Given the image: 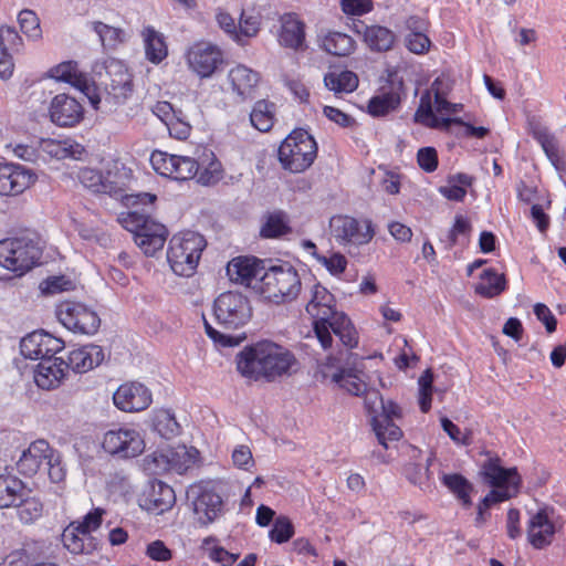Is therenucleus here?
Wrapping results in <instances>:
<instances>
[{
    "mask_svg": "<svg viewBox=\"0 0 566 566\" xmlns=\"http://www.w3.org/2000/svg\"><path fill=\"white\" fill-rule=\"evenodd\" d=\"M157 197L153 193H132L125 197V206L130 210L118 216V222L134 233V241L148 256L161 250L167 237V228L150 217L155 211Z\"/></svg>",
    "mask_w": 566,
    "mask_h": 566,
    "instance_id": "nucleus-1",
    "label": "nucleus"
},
{
    "mask_svg": "<svg viewBox=\"0 0 566 566\" xmlns=\"http://www.w3.org/2000/svg\"><path fill=\"white\" fill-rule=\"evenodd\" d=\"M295 357L284 347L272 342H260L237 355V369L247 378L264 377L272 380L291 369Z\"/></svg>",
    "mask_w": 566,
    "mask_h": 566,
    "instance_id": "nucleus-2",
    "label": "nucleus"
},
{
    "mask_svg": "<svg viewBox=\"0 0 566 566\" xmlns=\"http://www.w3.org/2000/svg\"><path fill=\"white\" fill-rule=\"evenodd\" d=\"M43 248L41 235L36 231L25 230L0 241V264L22 275L39 263Z\"/></svg>",
    "mask_w": 566,
    "mask_h": 566,
    "instance_id": "nucleus-3",
    "label": "nucleus"
},
{
    "mask_svg": "<svg viewBox=\"0 0 566 566\" xmlns=\"http://www.w3.org/2000/svg\"><path fill=\"white\" fill-rule=\"evenodd\" d=\"M482 474L485 481L494 489L490 491L478 505L476 524L486 521V511L491 505L506 501L517 493L521 478L515 468L504 469L497 459H489L482 465Z\"/></svg>",
    "mask_w": 566,
    "mask_h": 566,
    "instance_id": "nucleus-4",
    "label": "nucleus"
},
{
    "mask_svg": "<svg viewBox=\"0 0 566 566\" xmlns=\"http://www.w3.org/2000/svg\"><path fill=\"white\" fill-rule=\"evenodd\" d=\"M205 247L206 240L198 232L184 231L172 235L167 251L171 270L180 276L192 275Z\"/></svg>",
    "mask_w": 566,
    "mask_h": 566,
    "instance_id": "nucleus-5",
    "label": "nucleus"
},
{
    "mask_svg": "<svg viewBox=\"0 0 566 566\" xmlns=\"http://www.w3.org/2000/svg\"><path fill=\"white\" fill-rule=\"evenodd\" d=\"M317 156L315 139L304 129L293 130L279 147V159L291 172H302Z\"/></svg>",
    "mask_w": 566,
    "mask_h": 566,
    "instance_id": "nucleus-6",
    "label": "nucleus"
},
{
    "mask_svg": "<svg viewBox=\"0 0 566 566\" xmlns=\"http://www.w3.org/2000/svg\"><path fill=\"white\" fill-rule=\"evenodd\" d=\"M300 291V276L289 264L271 266L262 274L259 293L271 302H291L297 297Z\"/></svg>",
    "mask_w": 566,
    "mask_h": 566,
    "instance_id": "nucleus-7",
    "label": "nucleus"
},
{
    "mask_svg": "<svg viewBox=\"0 0 566 566\" xmlns=\"http://www.w3.org/2000/svg\"><path fill=\"white\" fill-rule=\"evenodd\" d=\"M350 353L347 350L331 352L318 363V371L323 378H329L352 395L359 396L366 391V382L361 379L356 369L348 368Z\"/></svg>",
    "mask_w": 566,
    "mask_h": 566,
    "instance_id": "nucleus-8",
    "label": "nucleus"
},
{
    "mask_svg": "<svg viewBox=\"0 0 566 566\" xmlns=\"http://www.w3.org/2000/svg\"><path fill=\"white\" fill-rule=\"evenodd\" d=\"M213 314L220 326L237 329L250 321L252 308L249 300L241 293L226 292L216 298Z\"/></svg>",
    "mask_w": 566,
    "mask_h": 566,
    "instance_id": "nucleus-9",
    "label": "nucleus"
},
{
    "mask_svg": "<svg viewBox=\"0 0 566 566\" xmlns=\"http://www.w3.org/2000/svg\"><path fill=\"white\" fill-rule=\"evenodd\" d=\"M329 228L333 238L343 245H364L375 235V229L369 219L334 216L329 221Z\"/></svg>",
    "mask_w": 566,
    "mask_h": 566,
    "instance_id": "nucleus-10",
    "label": "nucleus"
},
{
    "mask_svg": "<svg viewBox=\"0 0 566 566\" xmlns=\"http://www.w3.org/2000/svg\"><path fill=\"white\" fill-rule=\"evenodd\" d=\"M59 321L74 333L94 335L101 325L95 311L83 303L64 301L56 310Z\"/></svg>",
    "mask_w": 566,
    "mask_h": 566,
    "instance_id": "nucleus-11",
    "label": "nucleus"
},
{
    "mask_svg": "<svg viewBox=\"0 0 566 566\" xmlns=\"http://www.w3.org/2000/svg\"><path fill=\"white\" fill-rule=\"evenodd\" d=\"M186 61L189 70L205 80L212 77L223 66L224 56L217 45L198 42L188 49Z\"/></svg>",
    "mask_w": 566,
    "mask_h": 566,
    "instance_id": "nucleus-12",
    "label": "nucleus"
},
{
    "mask_svg": "<svg viewBox=\"0 0 566 566\" xmlns=\"http://www.w3.org/2000/svg\"><path fill=\"white\" fill-rule=\"evenodd\" d=\"M82 185L96 193H107L120 198L125 203L127 175L125 172L107 170L104 175L92 168H83L78 174Z\"/></svg>",
    "mask_w": 566,
    "mask_h": 566,
    "instance_id": "nucleus-13",
    "label": "nucleus"
},
{
    "mask_svg": "<svg viewBox=\"0 0 566 566\" xmlns=\"http://www.w3.org/2000/svg\"><path fill=\"white\" fill-rule=\"evenodd\" d=\"M103 449L123 459L135 458L145 449V441L140 432L128 427L108 430L104 434Z\"/></svg>",
    "mask_w": 566,
    "mask_h": 566,
    "instance_id": "nucleus-14",
    "label": "nucleus"
},
{
    "mask_svg": "<svg viewBox=\"0 0 566 566\" xmlns=\"http://www.w3.org/2000/svg\"><path fill=\"white\" fill-rule=\"evenodd\" d=\"M187 495L192 501L195 517L200 525L207 526L221 515L222 499L208 484L191 485Z\"/></svg>",
    "mask_w": 566,
    "mask_h": 566,
    "instance_id": "nucleus-15",
    "label": "nucleus"
},
{
    "mask_svg": "<svg viewBox=\"0 0 566 566\" xmlns=\"http://www.w3.org/2000/svg\"><path fill=\"white\" fill-rule=\"evenodd\" d=\"M150 163L158 174L175 180H189L196 177L199 171L196 159L159 150L151 154Z\"/></svg>",
    "mask_w": 566,
    "mask_h": 566,
    "instance_id": "nucleus-16",
    "label": "nucleus"
},
{
    "mask_svg": "<svg viewBox=\"0 0 566 566\" xmlns=\"http://www.w3.org/2000/svg\"><path fill=\"white\" fill-rule=\"evenodd\" d=\"M108 82H105L107 103L123 104L132 95L134 85L132 74L127 67L118 61H112L106 65Z\"/></svg>",
    "mask_w": 566,
    "mask_h": 566,
    "instance_id": "nucleus-17",
    "label": "nucleus"
},
{
    "mask_svg": "<svg viewBox=\"0 0 566 566\" xmlns=\"http://www.w3.org/2000/svg\"><path fill=\"white\" fill-rule=\"evenodd\" d=\"M64 348V342L45 332H33L20 342L21 354L29 359L53 357Z\"/></svg>",
    "mask_w": 566,
    "mask_h": 566,
    "instance_id": "nucleus-18",
    "label": "nucleus"
},
{
    "mask_svg": "<svg viewBox=\"0 0 566 566\" xmlns=\"http://www.w3.org/2000/svg\"><path fill=\"white\" fill-rule=\"evenodd\" d=\"M262 262L254 258H235L227 265V274L232 282L260 292L261 277L264 273Z\"/></svg>",
    "mask_w": 566,
    "mask_h": 566,
    "instance_id": "nucleus-19",
    "label": "nucleus"
},
{
    "mask_svg": "<svg viewBox=\"0 0 566 566\" xmlns=\"http://www.w3.org/2000/svg\"><path fill=\"white\" fill-rule=\"evenodd\" d=\"M35 181V175L20 165L0 164V195L17 196Z\"/></svg>",
    "mask_w": 566,
    "mask_h": 566,
    "instance_id": "nucleus-20",
    "label": "nucleus"
},
{
    "mask_svg": "<svg viewBox=\"0 0 566 566\" xmlns=\"http://www.w3.org/2000/svg\"><path fill=\"white\" fill-rule=\"evenodd\" d=\"M115 406L125 412L146 409L151 402L149 390L139 382H127L118 387L113 395Z\"/></svg>",
    "mask_w": 566,
    "mask_h": 566,
    "instance_id": "nucleus-21",
    "label": "nucleus"
},
{
    "mask_svg": "<svg viewBox=\"0 0 566 566\" xmlns=\"http://www.w3.org/2000/svg\"><path fill=\"white\" fill-rule=\"evenodd\" d=\"M50 75L57 81L67 82L78 88L87 96L91 104L97 108V105L101 103V98L95 93V86L85 74L77 71L75 62L69 61L56 65L50 70Z\"/></svg>",
    "mask_w": 566,
    "mask_h": 566,
    "instance_id": "nucleus-22",
    "label": "nucleus"
},
{
    "mask_svg": "<svg viewBox=\"0 0 566 566\" xmlns=\"http://www.w3.org/2000/svg\"><path fill=\"white\" fill-rule=\"evenodd\" d=\"M83 116L82 105L66 94H59L53 97L50 104L51 120L61 127L77 124Z\"/></svg>",
    "mask_w": 566,
    "mask_h": 566,
    "instance_id": "nucleus-23",
    "label": "nucleus"
},
{
    "mask_svg": "<svg viewBox=\"0 0 566 566\" xmlns=\"http://www.w3.org/2000/svg\"><path fill=\"white\" fill-rule=\"evenodd\" d=\"M53 452L54 449L48 441L43 439L33 441L17 462L19 472L28 476L34 475L43 464H46L50 457H53Z\"/></svg>",
    "mask_w": 566,
    "mask_h": 566,
    "instance_id": "nucleus-24",
    "label": "nucleus"
},
{
    "mask_svg": "<svg viewBox=\"0 0 566 566\" xmlns=\"http://www.w3.org/2000/svg\"><path fill=\"white\" fill-rule=\"evenodd\" d=\"M65 360L57 357H49L41 360L34 370V381L41 389L53 390L57 388L66 377Z\"/></svg>",
    "mask_w": 566,
    "mask_h": 566,
    "instance_id": "nucleus-25",
    "label": "nucleus"
},
{
    "mask_svg": "<svg viewBox=\"0 0 566 566\" xmlns=\"http://www.w3.org/2000/svg\"><path fill=\"white\" fill-rule=\"evenodd\" d=\"M317 315H311L314 319L313 331L323 349H332L333 336L331 329L334 323L339 322L338 316H345L343 312H337L335 305L319 306L316 308Z\"/></svg>",
    "mask_w": 566,
    "mask_h": 566,
    "instance_id": "nucleus-26",
    "label": "nucleus"
},
{
    "mask_svg": "<svg viewBox=\"0 0 566 566\" xmlns=\"http://www.w3.org/2000/svg\"><path fill=\"white\" fill-rule=\"evenodd\" d=\"M104 359V353L98 345H86L69 353L67 361H65L66 370L74 373H86L98 366Z\"/></svg>",
    "mask_w": 566,
    "mask_h": 566,
    "instance_id": "nucleus-27",
    "label": "nucleus"
},
{
    "mask_svg": "<svg viewBox=\"0 0 566 566\" xmlns=\"http://www.w3.org/2000/svg\"><path fill=\"white\" fill-rule=\"evenodd\" d=\"M554 533L555 526L544 510L538 511L531 517L527 525V538L534 548L542 549L548 546Z\"/></svg>",
    "mask_w": 566,
    "mask_h": 566,
    "instance_id": "nucleus-28",
    "label": "nucleus"
},
{
    "mask_svg": "<svg viewBox=\"0 0 566 566\" xmlns=\"http://www.w3.org/2000/svg\"><path fill=\"white\" fill-rule=\"evenodd\" d=\"M228 76L231 82L232 90L241 97L242 101L253 97L255 87L260 80L259 74L255 71L243 64H239L230 70Z\"/></svg>",
    "mask_w": 566,
    "mask_h": 566,
    "instance_id": "nucleus-29",
    "label": "nucleus"
},
{
    "mask_svg": "<svg viewBox=\"0 0 566 566\" xmlns=\"http://www.w3.org/2000/svg\"><path fill=\"white\" fill-rule=\"evenodd\" d=\"M176 495L171 486L160 481L151 485L146 502L147 509L163 513L172 507Z\"/></svg>",
    "mask_w": 566,
    "mask_h": 566,
    "instance_id": "nucleus-30",
    "label": "nucleus"
},
{
    "mask_svg": "<svg viewBox=\"0 0 566 566\" xmlns=\"http://www.w3.org/2000/svg\"><path fill=\"white\" fill-rule=\"evenodd\" d=\"M399 416L400 409H398L397 415H382L381 417H376L371 422L378 442L385 448H388L389 441H398L402 436L400 428L394 423V418Z\"/></svg>",
    "mask_w": 566,
    "mask_h": 566,
    "instance_id": "nucleus-31",
    "label": "nucleus"
},
{
    "mask_svg": "<svg viewBox=\"0 0 566 566\" xmlns=\"http://www.w3.org/2000/svg\"><path fill=\"white\" fill-rule=\"evenodd\" d=\"M25 495L21 480L12 475H0V507L7 509L18 504Z\"/></svg>",
    "mask_w": 566,
    "mask_h": 566,
    "instance_id": "nucleus-32",
    "label": "nucleus"
},
{
    "mask_svg": "<svg viewBox=\"0 0 566 566\" xmlns=\"http://www.w3.org/2000/svg\"><path fill=\"white\" fill-rule=\"evenodd\" d=\"M64 547L72 554H90L93 548V537L91 535L83 536L75 522H72L62 534Z\"/></svg>",
    "mask_w": 566,
    "mask_h": 566,
    "instance_id": "nucleus-33",
    "label": "nucleus"
},
{
    "mask_svg": "<svg viewBox=\"0 0 566 566\" xmlns=\"http://www.w3.org/2000/svg\"><path fill=\"white\" fill-rule=\"evenodd\" d=\"M22 38H0V77L9 78L14 69L12 54L22 48Z\"/></svg>",
    "mask_w": 566,
    "mask_h": 566,
    "instance_id": "nucleus-34",
    "label": "nucleus"
},
{
    "mask_svg": "<svg viewBox=\"0 0 566 566\" xmlns=\"http://www.w3.org/2000/svg\"><path fill=\"white\" fill-rule=\"evenodd\" d=\"M506 281L503 274L492 269L483 271L480 282L475 285V293L483 297L492 298L505 290Z\"/></svg>",
    "mask_w": 566,
    "mask_h": 566,
    "instance_id": "nucleus-35",
    "label": "nucleus"
},
{
    "mask_svg": "<svg viewBox=\"0 0 566 566\" xmlns=\"http://www.w3.org/2000/svg\"><path fill=\"white\" fill-rule=\"evenodd\" d=\"M365 398V408L370 416V423L374 421L376 417H381L382 415H397L399 407L392 402H385L381 395L378 390L371 389L364 392Z\"/></svg>",
    "mask_w": 566,
    "mask_h": 566,
    "instance_id": "nucleus-36",
    "label": "nucleus"
},
{
    "mask_svg": "<svg viewBox=\"0 0 566 566\" xmlns=\"http://www.w3.org/2000/svg\"><path fill=\"white\" fill-rule=\"evenodd\" d=\"M441 481L461 501L463 506L470 507L472 505L470 492L473 490V485L463 475L448 473L441 476Z\"/></svg>",
    "mask_w": 566,
    "mask_h": 566,
    "instance_id": "nucleus-37",
    "label": "nucleus"
},
{
    "mask_svg": "<svg viewBox=\"0 0 566 566\" xmlns=\"http://www.w3.org/2000/svg\"><path fill=\"white\" fill-rule=\"evenodd\" d=\"M358 76L352 71L329 72L324 76L325 86L335 93H352L358 87Z\"/></svg>",
    "mask_w": 566,
    "mask_h": 566,
    "instance_id": "nucleus-38",
    "label": "nucleus"
},
{
    "mask_svg": "<svg viewBox=\"0 0 566 566\" xmlns=\"http://www.w3.org/2000/svg\"><path fill=\"white\" fill-rule=\"evenodd\" d=\"M275 105L265 99L258 101L250 114L253 127L260 132H269L274 124Z\"/></svg>",
    "mask_w": 566,
    "mask_h": 566,
    "instance_id": "nucleus-39",
    "label": "nucleus"
},
{
    "mask_svg": "<svg viewBox=\"0 0 566 566\" xmlns=\"http://www.w3.org/2000/svg\"><path fill=\"white\" fill-rule=\"evenodd\" d=\"M338 321L339 322L334 323V327L331 329V332H333L339 338V342L342 343V345L344 347H346L345 350H347L349 353V348H354L358 344L357 332H356L355 327L353 326L350 319L346 315L338 316ZM339 349L344 350V348L334 349L333 346H332V349H327V350H328V354L331 352L336 354L337 350H339Z\"/></svg>",
    "mask_w": 566,
    "mask_h": 566,
    "instance_id": "nucleus-40",
    "label": "nucleus"
},
{
    "mask_svg": "<svg viewBox=\"0 0 566 566\" xmlns=\"http://www.w3.org/2000/svg\"><path fill=\"white\" fill-rule=\"evenodd\" d=\"M534 138L541 144L553 166L557 170H562L564 168V161L559 154L557 140L554 135H552L547 128L543 127L534 132Z\"/></svg>",
    "mask_w": 566,
    "mask_h": 566,
    "instance_id": "nucleus-41",
    "label": "nucleus"
},
{
    "mask_svg": "<svg viewBox=\"0 0 566 566\" xmlns=\"http://www.w3.org/2000/svg\"><path fill=\"white\" fill-rule=\"evenodd\" d=\"M154 430L165 439H171L179 433L180 427L169 410H159L153 419Z\"/></svg>",
    "mask_w": 566,
    "mask_h": 566,
    "instance_id": "nucleus-42",
    "label": "nucleus"
},
{
    "mask_svg": "<svg viewBox=\"0 0 566 566\" xmlns=\"http://www.w3.org/2000/svg\"><path fill=\"white\" fill-rule=\"evenodd\" d=\"M400 103V97L397 93L390 91L380 95L374 96L368 104V112L373 116H384L390 111H394Z\"/></svg>",
    "mask_w": 566,
    "mask_h": 566,
    "instance_id": "nucleus-43",
    "label": "nucleus"
},
{
    "mask_svg": "<svg viewBox=\"0 0 566 566\" xmlns=\"http://www.w3.org/2000/svg\"><path fill=\"white\" fill-rule=\"evenodd\" d=\"M263 17L260 9L251 7L243 9L240 15V35H255L261 30Z\"/></svg>",
    "mask_w": 566,
    "mask_h": 566,
    "instance_id": "nucleus-44",
    "label": "nucleus"
},
{
    "mask_svg": "<svg viewBox=\"0 0 566 566\" xmlns=\"http://www.w3.org/2000/svg\"><path fill=\"white\" fill-rule=\"evenodd\" d=\"M43 148L50 155L62 159L66 157H75L81 154V146L71 139L65 140H44Z\"/></svg>",
    "mask_w": 566,
    "mask_h": 566,
    "instance_id": "nucleus-45",
    "label": "nucleus"
},
{
    "mask_svg": "<svg viewBox=\"0 0 566 566\" xmlns=\"http://www.w3.org/2000/svg\"><path fill=\"white\" fill-rule=\"evenodd\" d=\"M17 513L20 521L24 524L34 522L42 514V503L35 497L22 496L21 501H18Z\"/></svg>",
    "mask_w": 566,
    "mask_h": 566,
    "instance_id": "nucleus-46",
    "label": "nucleus"
},
{
    "mask_svg": "<svg viewBox=\"0 0 566 566\" xmlns=\"http://www.w3.org/2000/svg\"><path fill=\"white\" fill-rule=\"evenodd\" d=\"M454 81L451 78V76L447 73H442L439 75L431 84L430 88L428 91H431L433 97H434V104L436 105H449V102L447 99L450 92L453 90Z\"/></svg>",
    "mask_w": 566,
    "mask_h": 566,
    "instance_id": "nucleus-47",
    "label": "nucleus"
},
{
    "mask_svg": "<svg viewBox=\"0 0 566 566\" xmlns=\"http://www.w3.org/2000/svg\"><path fill=\"white\" fill-rule=\"evenodd\" d=\"M321 46L329 54L347 56L355 49L353 38H322Z\"/></svg>",
    "mask_w": 566,
    "mask_h": 566,
    "instance_id": "nucleus-48",
    "label": "nucleus"
},
{
    "mask_svg": "<svg viewBox=\"0 0 566 566\" xmlns=\"http://www.w3.org/2000/svg\"><path fill=\"white\" fill-rule=\"evenodd\" d=\"M290 228L285 217L281 212L272 213L266 218L261 229V235L264 238H277L289 232Z\"/></svg>",
    "mask_w": 566,
    "mask_h": 566,
    "instance_id": "nucleus-49",
    "label": "nucleus"
},
{
    "mask_svg": "<svg viewBox=\"0 0 566 566\" xmlns=\"http://www.w3.org/2000/svg\"><path fill=\"white\" fill-rule=\"evenodd\" d=\"M146 59L154 63L159 64L168 55V48L164 38H145L144 41Z\"/></svg>",
    "mask_w": 566,
    "mask_h": 566,
    "instance_id": "nucleus-50",
    "label": "nucleus"
},
{
    "mask_svg": "<svg viewBox=\"0 0 566 566\" xmlns=\"http://www.w3.org/2000/svg\"><path fill=\"white\" fill-rule=\"evenodd\" d=\"M433 375L430 369L424 370L418 380L419 385V406L422 412H428L431 408Z\"/></svg>",
    "mask_w": 566,
    "mask_h": 566,
    "instance_id": "nucleus-51",
    "label": "nucleus"
},
{
    "mask_svg": "<svg viewBox=\"0 0 566 566\" xmlns=\"http://www.w3.org/2000/svg\"><path fill=\"white\" fill-rule=\"evenodd\" d=\"M280 35H305V23L294 12L285 13L279 18Z\"/></svg>",
    "mask_w": 566,
    "mask_h": 566,
    "instance_id": "nucleus-52",
    "label": "nucleus"
},
{
    "mask_svg": "<svg viewBox=\"0 0 566 566\" xmlns=\"http://www.w3.org/2000/svg\"><path fill=\"white\" fill-rule=\"evenodd\" d=\"M335 305V298L324 286L316 284L313 287L312 298L306 305V312L310 315H317L316 308L319 306Z\"/></svg>",
    "mask_w": 566,
    "mask_h": 566,
    "instance_id": "nucleus-53",
    "label": "nucleus"
},
{
    "mask_svg": "<svg viewBox=\"0 0 566 566\" xmlns=\"http://www.w3.org/2000/svg\"><path fill=\"white\" fill-rule=\"evenodd\" d=\"M432 96L431 91L427 90L422 94L419 107L415 114L416 122L422 125H434L436 115L433 114Z\"/></svg>",
    "mask_w": 566,
    "mask_h": 566,
    "instance_id": "nucleus-54",
    "label": "nucleus"
},
{
    "mask_svg": "<svg viewBox=\"0 0 566 566\" xmlns=\"http://www.w3.org/2000/svg\"><path fill=\"white\" fill-rule=\"evenodd\" d=\"M145 470L151 474H160L174 468L168 454L163 452H154L144 459Z\"/></svg>",
    "mask_w": 566,
    "mask_h": 566,
    "instance_id": "nucleus-55",
    "label": "nucleus"
},
{
    "mask_svg": "<svg viewBox=\"0 0 566 566\" xmlns=\"http://www.w3.org/2000/svg\"><path fill=\"white\" fill-rule=\"evenodd\" d=\"M347 25L356 35H392L388 29L380 25H369L357 17L348 18Z\"/></svg>",
    "mask_w": 566,
    "mask_h": 566,
    "instance_id": "nucleus-56",
    "label": "nucleus"
},
{
    "mask_svg": "<svg viewBox=\"0 0 566 566\" xmlns=\"http://www.w3.org/2000/svg\"><path fill=\"white\" fill-rule=\"evenodd\" d=\"M293 533L294 528L291 521L285 516H279L269 535L273 542L282 544L287 542L293 536Z\"/></svg>",
    "mask_w": 566,
    "mask_h": 566,
    "instance_id": "nucleus-57",
    "label": "nucleus"
},
{
    "mask_svg": "<svg viewBox=\"0 0 566 566\" xmlns=\"http://www.w3.org/2000/svg\"><path fill=\"white\" fill-rule=\"evenodd\" d=\"M429 465L430 460H428L426 465L419 463H409L405 468V474L409 482L420 488L427 485L429 481Z\"/></svg>",
    "mask_w": 566,
    "mask_h": 566,
    "instance_id": "nucleus-58",
    "label": "nucleus"
},
{
    "mask_svg": "<svg viewBox=\"0 0 566 566\" xmlns=\"http://www.w3.org/2000/svg\"><path fill=\"white\" fill-rule=\"evenodd\" d=\"M73 282L65 276H51L40 284L43 294L53 295L73 290Z\"/></svg>",
    "mask_w": 566,
    "mask_h": 566,
    "instance_id": "nucleus-59",
    "label": "nucleus"
},
{
    "mask_svg": "<svg viewBox=\"0 0 566 566\" xmlns=\"http://www.w3.org/2000/svg\"><path fill=\"white\" fill-rule=\"evenodd\" d=\"M340 7L344 13L349 18L360 17L373 10L371 0H340Z\"/></svg>",
    "mask_w": 566,
    "mask_h": 566,
    "instance_id": "nucleus-60",
    "label": "nucleus"
},
{
    "mask_svg": "<svg viewBox=\"0 0 566 566\" xmlns=\"http://www.w3.org/2000/svg\"><path fill=\"white\" fill-rule=\"evenodd\" d=\"M103 513L104 511L102 509H95L86 514L82 522H75V527L80 530L83 536L90 535L91 532L99 527Z\"/></svg>",
    "mask_w": 566,
    "mask_h": 566,
    "instance_id": "nucleus-61",
    "label": "nucleus"
},
{
    "mask_svg": "<svg viewBox=\"0 0 566 566\" xmlns=\"http://www.w3.org/2000/svg\"><path fill=\"white\" fill-rule=\"evenodd\" d=\"M417 161L420 168L427 172H432L438 167V154L433 147L420 148L417 153Z\"/></svg>",
    "mask_w": 566,
    "mask_h": 566,
    "instance_id": "nucleus-62",
    "label": "nucleus"
},
{
    "mask_svg": "<svg viewBox=\"0 0 566 566\" xmlns=\"http://www.w3.org/2000/svg\"><path fill=\"white\" fill-rule=\"evenodd\" d=\"M471 230L472 226L470 220L462 214H457L453 227L449 232L450 247H453L458 242L460 235H469Z\"/></svg>",
    "mask_w": 566,
    "mask_h": 566,
    "instance_id": "nucleus-63",
    "label": "nucleus"
},
{
    "mask_svg": "<svg viewBox=\"0 0 566 566\" xmlns=\"http://www.w3.org/2000/svg\"><path fill=\"white\" fill-rule=\"evenodd\" d=\"M20 31L28 35L32 31H40V20L34 11L24 9L18 15Z\"/></svg>",
    "mask_w": 566,
    "mask_h": 566,
    "instance_id": "nucleus-64",
    "label": "nucleus"
}]
</instances>
